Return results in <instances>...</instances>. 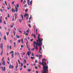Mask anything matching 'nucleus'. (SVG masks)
Here are the masks:
<instances>
[{
	"instance_id": "f257e3e1",
	"label": "nucleus",
	"mask_w": 73,
	"mask_h": 73,
	"mask_svg": "<svg viewBox=\"0 0 73 73\" xmlns=\"http://www.w3.org/2000/svg\"><path fill=\"white\" fill-rule=\"evenodd\" d=\"M40 34L38 35V40H36V42H40V44H39V46H40V45H42V41H43V39L42 38H41L40 39Z\"/></svg>"
},
{
	"instance_id": "f03ea898",
	"label": "nucleus",
	"mask_w": 73,
	"mask_h": 73,
	"mask_svg": "<svg viewBox=\"0 0 73 73\" xmlns=\"http://www.w3.org/2000/svg\"><path fill=\"white\" fill-rule=\"evenodd\" d=\"M39 64L40 65H42L43 66V70H44V69H47V68H48V66H45L44 65V61H42V62H40L39 63Z\"/></svg>"
},
{
	"instance_id": "7ed1b4c3",
	"label": "nucleus",
	"mask_w": 73,
	"mask_h": 73,
	"mask_svg": "<svg viewBox=\"0 0 73 73\" xmlns=\"http://www.w3.org/2000/svg\"><path fill=\"white\" fill-rule=\"evenodd\" d=\"M48 68L43 70V71L42 73H48Z\"/></svg>"
},
{
	"instance_id": "20e7f679",
	"label": "nucleus",
	"mask_w": 73,
	"mask_h": 73,
	"mask_svg": "<svg viewBox=\"0 0 73 73\" xmlns=\"http://www.w3.org/2000/svg\"><path fill=\"white\" fill-rule=\"evenodd\" d=\"M26 16H27V17H26V19L27 20L28 19V17H29V15H28V14H25L24 15V17H26Z\"/></svg>"
},
{
	"instance_id": "39448f33",
	"label": "nucleus",
	"mask_w": 73,
	"mask_h": 73,
	"mask_svg": "<svg viewBox=\"0 0 73 73\" xmlns=\"http://www.w3.org/2000/svg\"><path fill=\"white\" fill-rule=\"evenodd\" d=\"M39 42H37L36 43V46H37V45H38V46H42V45H40L39 46V45L41 44V43H40V44H39V43H38Z\"/></svg>"
},
{
	"instance_id": "423d86ee",
	"label": "nucleus",
	"mask_w": 73,
	"mask_h": 73,
	"mask_svg": "<svg viewBox=\"0 0 73 73\" xmlns=\"http://www.w3.org/2000/svg\"><path fill=\"white\" fill-rule=\"evenodd\" d=\"M4 46V44L3 43H1V48H2V50H3V46Z\"/></svg>"
},
{
	"instance_id": "0eeeda50",
	"label": "nucleus",
	"mask_w": 73,
	"mask_h": 73,
	"mask_svg": "<svg viewBox=\"0 0 73 73\" xmlns=\"http://www.w3.org/2000/svg\"><path fill=\"white\" fill-rule=\"evenodd\" d=\"M27 55L29 56V55H30V54H31V51H28L27 52Z\"/></svg>"
},
{
	"instance_id": "6e6552de",
	"label": "nucleus",
	"mask_w": 73,
	"mask_h": 73,
	"mask_svg": "<svg viewBox=\"0 0 73 73\" xmlns=\"http://www.w3.org/2000/svg\"><path fill=\"white\" fill-rule=\"evenodd\" d=\"M6 64L5 62V61L3 60V62L2 63V65H4L5 66V64Z\"/></svg>"
},
{
	"instance_id": "1a4fd4ad",
	"label": "nucleus",
	"mask_w": 73,
	"mask_h": 73,
	"mask_svg": "<svg viewBox=\"0 0 73 73\" xmlns=\"http://www.w3.org/2000/svg\"><path fill=\"white\" fill-rule=\"evenodd\" d=\"M36 41L34 42V48H35V47H36Z\"/></svg>"
},
{
	"instance_id": "9d476101",
	"label": "nucleus",
	"mask_w": 73,
	"mask_h": 73,
	"mask_svg": "<svg viewBox=\"0 0 73 73\" xmlns=\"http://www.w3.org/2000/svg\"><path fill=\"white\" fill-rule=\"evenodd\" d=\"M3 38L5 41L7 40V38H6V36L5 35H4Z\"/></svg>"
},
{
	"instance_id": "9b49d317",
	"label": "nucleus",
	"mask_w": 73,
	"mask_h": 73,
	"mask_svg": "<svg viewBox=\"0 0 73 73\" xmlns=\"http://www.w3.org/2000/svg\"><path fill=\"white\" fill-rule=\"evenodd\" d=\"M15 9H16L15 11L16 12H17V11H18V9L17 8V7H15Z\"/></svg>"
},
{
	"instance_id": "f8f14e48",
	"label": "nucleus",
	"mask_w": 73,
	"mask_h": 73,
	"mask_svg": "<svg viewBox=\"0 0 73 73\" xmlns=\"http://www.w3.org/2000/svg\"><path fill=\"white\" fill-rule=\"evenodd\" d=\"M3 50H2V52L0 53L1 55V56L3 54Z\"/></svg>"
},
{
	"instance_id": "ddd939ff",
	"label": "nucleus",
	"mask_w": 73,
	"mask_h": 73,
	"mask_svg": "<svg viewBox=\"0 0 73 73\" xmlns=\"http://www.w3.org/2000/svg\"><path fill=\"white\" fill-rule=\"evenodd\" d=\"M13 53H12L11 55V58H13Z\"/></svg>"
},
{
	"instance_id": "4468645a",
	"label": "nucleus",
	"mask_w": 73,
	"mask_h": 73,
	"mask_svg": "<svg viewBox=\"0 0 73 73\" xmlns=\"http://www.w3.org/2000/svg\"><path fill=\"white\" fill-rule=\"evenodd\" d=\"M17 7V8H19V4H17V7Z\"/></svg>"
},
{
	"instance_id": "2eb2a0df",
	"label": "nucleus",
	"mask_w": 73,
	"mask_h": 73,
	"mask_svg": "<svg viewBox=\"0 0 73 73\" xmlns=\"http://www.w3.org/2000/svg\"><path fill=\"white\" fill-rule=\"evenodd\" d=\"M14 52V51H11V52H10L9 53L11 54V53H13Z\"/></svg>"
},
{
	"instance_id": "dca6fc26",
	"label": "nucleus",
	"mask_w": 73,
	"mask_h": 73,
	"mask_svg": "<svg viewBox=\"0 0 73 73\" xmlns=\"http://www.w3.org/2000/svg\"><path fill=\"white\" fill-rule=\"evenodd\" d=\"M0 68L1 69H2V71H3V67L2 66H1L0 67Z\"/></svg>"
},
{
	"instance_id": "f3484780",
	"label": "nucleus",
	"mask_w": 73,
	"mask_h": 73,
	"mask_svg": "<svg viewBox=\"0 0 73 73\" xmlns=\"http://www.w3.org/2000/svg\"><path fill=\"white\" fill-rule=\"evenodd\" d=\"M42 61H46V60L45 58L42 59Z\"/></svg>"
},
{
	"instance_id": "a211bd4d",
	"label": "nucleus",
	"mask_w": 73,
	"mask_h": 73,
	"mask_svg": "<svg viewBox=\"0 0 73 73\" xmlns=\"http://www.w3.org/2000/svg\"><path fill=\"white\" fill-rule=\"evenodd\" d=\"M21 16L22 17V20H23V15L21 14Z\"/></svg>"
},
{
	"instance_id": "6ab92c4d",
	"label": "nucleus",
	"mask_w": 73,
	"mask_h": 73,
	"mask_svg": "<svg viewBox=\"0 0 73 73\" xmlns=\"http://www.w3.org/2000/svg\"><path fill=\"white\" fill-rule=\"evenodd\" d=\"M5 67L4 66L3 67V71L4 72L5 71Z\"/></svg>"
},
{
	"instance_id": "aec40b11",
	"label": "nucleus",
	"mask_w": 73,
	"mask_h": 73,
	"mask_svg": "<svg viewBox=\"0 0 73 73\" xmlns=\"http://www.w3.org/2000/svg\"><path fill=\"white\" fill-rule=\"evenodd\" d=\"M6 35L7 36L9 35V32L6 33Z\"/></svg>"
},
{
	"instance_id": "412c9836",
	"label": "nucleus",
	"mask_w": 73,
	"mask_h": 73,
	"mask_svg": "<svg viewBox=\"0 0 73 73\" xmlns=\"http://www.w3.org/2000/svg\"><path fill=\"white\" fill-rule=\"evenodd\" d=\"M21 41L23 44H24V42H23V39H21Z\"/></svg>"
},
{
	"instance_id": "4be33fe9",
	"label": "nucleus",
	"mask_w": 73,
	"mask_h": 73,
	"mask_svg": "<svg viewBox=\"0 0 73 73\" xmlns=\"http://www.w3.org/2000/svg\"><path fill=\"white\" fill-rule=\"evenodd\" d=\"M18 61L19 64H21V62H20V60H18Z\"/></svg>"
},
{
	"instance_id": "5701e85b",
	"label": "nucleus",
	"mask_w": 73,
	"mask_h": 73,
	"mask_svg": "<svg viewBox=\"0 0 73 73\" xmlns=\"http://www.w3.org/2000/svg\"><path fill=\"white\" fill-rule=\"evenodd\" d=\"M31 69H28V71L29 72H31Z\"/></svg>"
},
{
	"instance_id": "b1692460",
	"label": "nucleus",
	"mask_w": 73,
	"mask_h": 73,
	"mask_svg": "<svg viewBox=\"0 0 73 73\" xmlns=\"http://www.w3.org/2000/svg\"><path fill=\"white\" fill-rule=\"evenodd\" d=\"M23 63H21V67L23 66Z\"/></svg>"
},
{
	"instance_id": "393cba45",
	"label": "nucleus",
	"mask_w": 73,
	"mask_h": 73,
	"mask_svg": "<svg viewBox=\"0 0 73 73\" xmlns=\"http://www.w3.org/2000/svg\"><path fill=\"white\" fill-rule=\"evenodd\" d=\"M22 22V20H19V22L20 23H21Z\"/></svg>"
},
{
	"instance_id": "a878e982",
	"label": "nucleus",
	"mask_w": 73,
	"mask_h": 73,
	"mask_svg": "<svg viewBox=\"0 0 73 73\" xmlns=\"http://www.w3.org/2000/svg\"><path fill=\"white\" fill-rule=\"evenodd\" d=\"M1 18L0 19V23H2V22L1 21Z\"/></svg>"
},
{
	"instance_id": "bb28decb",
	"label": "nucleus",
	"mask_w": 73,
	"mask_h": 73,
	"mask_svg": "<svg viewBox=\"0 0 73 73\" xmlns=\"http://www.w3.org/2000/svg\"><path fill=\"white\" fill-rule=\"evenodd\" d=\"M33 36L35 38H36V36H35V35L33 34Z\"/></svg>"
},
{
	"instance_id": "cd10ccee",
	"label": "nucleus",
	"mask_w": 73,
	"mask_h": 73,
	"mask_svg": "<svg viewBox=\"0 0 73 73\" xmlns=\"http://www.w3.org/2000/svg\"><path fill=\"white\" fill-rule=\"evenodd\" d=\"M29 32V30H28L26 31V32H27V33H28V32Z\"/></svg>"
},
{
	"instance_id": "c85d7f7f",
	"label": "nucleus",
	"mask_w": 73,
	"mask_h": 73,
	"mask_svg": "<svg viewBox=\"0 0 73 73\" xmlns=\"http://www.w3.org/2000/svg\"><path fill=\"white\" fill-rule=\"evenodd\" d=\"M16 37L18 38H19V36H17V35Z\"/></svg>"
},
{
	"instance_id": "c756f323",
	"label": "nucleus",
	"mask_w": 73,
	"mask_h": 73,
	"mask_svg": "<svg viewBox=\"0 0 73 73\" xmlns=\"http://www.w3.org/2000/svg\"><path fill=\"white\" fill-rule=\"evenodd\" d=\"M11 64H10V66H9V68L11 69Z\"/></svg>"
},
{
	"instance_id": "7c9ffc66",
	"label": "nucleus",
	"mask_w": 73,
	"mask_h": 73,
	"mask_svg": "<svg viewBox=\"0 0 73 73\" xmlns=\"http://www.w3.org/2000/svg\"><path fill=\"white\" fill-rule=\"evenodd\" d=\"M31 58H32V59H35V58L33 57H32V56H31Z\"/></svg>"
},
{
	"instance_id": "2f4dec72",
	"label": "nucleus",
	"mask_w": 73,
	"mask_h": 73,
	"mask_svg": "<svg viewBox=\"0 0 73 73\" xmlns=\"http://www.w3.org/2000/svg\"><path fill=\"white\" fill-rule=\"evenodd\" d=\"M32 1H31L30 2V4L31 5H32Z\"/></svg>"
},
{
	"instance_id": "473e14b6",
	"label": "nucleus",
	"mask_w": 73,
	"mask_h": 73,
	"mask_svg": "<svg viewBox=\"0 0 73 73\" xmlns=\"http://www.w3.org/2000/svg\"><path fill=\"white\" fill-rule=\"evenodd\" d=\"M7 17H9V14H7Z\"/></svg>"
},
{
	"instance_id": "72a5a7b5",
	"label": "nucleus",
	"mask_w": 73,
	"mask_h": 73,
	"mask_svg": "<svg viewBox=\"0 0 73 73\" xmlns=\"http://www.w3.org/2000/svg\"><path fill=\"white\" fill-rule=\"evenodd\" d=\"M14 46L15 47H16V43H15V42H14Z\"/></svg>"
},
{
	"instance_id": "f704fd0d",
	"label": "nucleus",
	"mask_w": 73,
	"mask_h": 73,
	"mask_svg": "<svg viewBox=\"0 0 73 73\" xmlns=\"http://www.w3.org/2000/svg\"><path fill=\"white\" fill-rule=\"evenodd\" d=\"M21 41V40H18V42H19V43H20Z\"/></svg>"
},
{
	"instance_id": "c9c22d12",
	"label": "nucleus",
	"mask_w": 73,
	"mask_h": 73,
	"mask_svg": "<svg viewBox=\"0 0 73 73\" xmlns=\"http://www.w3.org/2000/svg\"><path fill=\"white\" fill-rule=\"evenodd\" d=\"M28 44V42H27V43H26V46H27Z\"/></svg>"
},
{
	"instance_id": "e433bc0d",
	"label": "nucleus",
	"mask_w": 73,
	"mask_h": 73,
	"mask_svg": "<svg viewBox=\"0 0 73 73\" xmlns=\"http://www.w3.org/2000/svg\"><path fill=\"white\" fill-rule=\"evenodd\" d=\"M24 7H27V5H24Z\"/></svg>"
},
{
	"instance_id": "4c0bfd02",
	"label": "nucleus",
	"mask_w": 73,
	"mask_h": 73,
	"mask_svg": "<svg viewBox=\"0 0 73 73\" xmlns=\"http://www.w3.org/2000/svg\"><path fill=\"white\" fill-rule=\"evenodd\" d=\"M11 68H12V69H13V65H11Z\"/></svg>"
},
{
	"instance_id": "58836bf2",
	"label": "nucleus",
	"mask_w": 73,
	"mask_h": 73,
	"mask_svg": "<svg viewBox=\"0 0 73 73\" xmlns=\"http://www.w3.org/2000/svg\"><path fill=\"white\" fill-rule=\"evenodd\" d=\"M12 11L13 12H14V9H12Z\"/></svg>"
},
{
	"instance_id": "ea45409f",
	"label": "nucleus",
	"mask_w": 73,
	"mask_h": 73,
	"mask_svg": "<svg viewBox=\"0 0 73 73\" xmlns=\"http://www.w3.org/2000/svg\"><path fill=\"white\" fill-rule=\"evenodd\" d=\"M25 11L26 12H28V9H26Z\"/></svg>"
},
{
	"instance_id": "a19ab883",
	"label": "nucleus",
	"mask_w": 73,
	"mask_h": 73,
	"mask_svg": "<svg viewBox=\"0 0 73 73\" xmlns=\"http://www.w3.org/2000/svg\"><path fill=\"white\" fill-rule=\"evenodd\" d=\"M3 23H4V24H5V25H6V23L5 22V21H3Z\"/></svg>"
},
{
	"instance_id": "79ce46f5",
	"label": "nucleus",
	"mask_w": 73,
	"mask_h": 73,
	"mask_svg": "<svg viewBox=\"0 0 73 73\" xmlns=\"http://www.w3.org/2000/svg\"><path fill=\"white\" fill-rule=\"evenodd\" d=\"M7 59H8V60L9 61H10V59H9V57L7 58Z\"/></svg>"
},
{
	"instance_id": "37998d69",
	"label": "nucleus",
	"mask_w": 73,
	"mask_h": 73,
	"mask_svg": "<svg viewBox=\"0 0 73 73\" xmlns=\"http://www.w3.org/2000/svg\"><path fill=\"white\" fill-rule=\"evenodd\" d=\"M2 12H3V9H1L0 10Z\"/></svg>"
},
{
	"instance_id": "c03bdc74",
	"label": "nucleus",
	"mask_w": 73,
	"mask_h": 73,
	"mask_svg": "<svg viewBox=\"0 0 73 73\" xmlns=\"http://www.w3.org/2000/svg\"><path fill=\"white\" fill-rule=\"evenodd\" d=\"M29 27L30 28H31V25L29 24Z\"/></svg>"
},
{
	"instance_id": "a18cd8bd",
	"label": "nucleus",
	"mask_w": 73,
	"mask_h": 73,
	"mask_svg": "<svg viewBox=\"0 0 73 73\" xmlns=\"http://www.w3.org/2000/svg\"><path fill=\"white\" fill-rule=\"evenodd\" d=\"M30 41H31V42H32V41H33V39H31V40H30Z\"/></svg>"
},
{
	"instance_id": "49530a36",
	"label": "nucleus",
	"mask_w": 73,
	"mask_h": 73,
	"mask_svg": "<svg viewBox=\"0 0 73 73\" xmlns=\"http://www.w3.org/2000/svg\"><path fill=\"white\" fill-rule=\"evenodd\" d=\"M35 49H37V46H36V47H35Z\"/></svg>"
},
{
	"instance_id": "de8ad7c7",
	"label": "nucleus",
	"mask_w": 73,
	"mask_h": 73,
	"mask_svg": "<svg viewBox=\"0 0 73 73\" xmlns=\"http://www.w3.org/2000/svg\"><path fill=\"white\" fill-rule=\"evenodd\" d=\"M24 47V46L23 45H21V48H23Z\"/></svg>"
},
{
	"instance_id": "09e8293b",
	"label": "nucleus",
	"mask_w": 73,
	"mask_h": 73,
	"mask_svg": "<svg viewBox=\"0 0 73 73\" xmlns=\"http://www.w3.org/2000/svg\"><path fill=\"white\" fill-rule=\"evenodd\" d=\"M13 34H16V32L15 31L13 32Z\"/></svg>"
},
{
	"instance_id": "8fccbe9b",
	"label": "nucleus",
	"mask_w": 73,
	"mask_h": 73,
	"mask_svg": "<svg viewBox=\"0 0 73 73\" xmlns=\"http://www.w3.org/2000/svg\"><path fill=\"white\" fill-rule=\"evenodd\" d=\"M5 3L6 4V5H7V2H6V1H5Z\"/></svg>"
},
{
	"instance_id": "3c124183",
	"label": "nucleus",
	"mask_w": 73,
	"mask_h": 73,
	"mask_svg": "<svg viewBox=\"0 0 73 73\" xmlns=\"http://www.w3.org/2000/svg\"><path fill=\"white\" fill-rule=\"evenodd\" d=\"M10 49H12V47H11V46H10Z\"/></svg>"
},
{
	"instance_id": "603ef678",
	"label": "nucleus",
	"mask_w": 73,
	"mask_h": 73,
	"mask_svg": "<svg viewBox=\"0 0 73 73\" xmlns=\"http://www.w3.org/2000/svg\"><path fill=\"white\" fill-rule=\"evenodd\" d=\"M35 50V48H33V49L31 50Z\"/></svg>"
},
{
	"instance_id": "864d4df0",
	"label": "nucleus",
	"mask_w": 73,
	"mask_h": 73,
	"mask_svg": "<svg viewBox=\"0 0 73 73\" xmlns=\"http://www.w3.org/2000/svg\"><path fill=\"white\" fill-rule=\"evenodd\" d=\"M39 50H41V47H40L39 48Z\"/></svg>"
},
{
	"instance_id": "5fc2aeb1",
	"label": "nucleus",
	"mask_w": 73,
	"mask_h": 73,
	"mask_svg": "<svg viewBox=\"0 0 73 73\" xmlns=\"http://www.w3.org/2000/svg\"><path fill=\"white\" fill-rule=\"evenodd\" d=\"M31 56H34V55H33V53H32Z\"/></svg>"
},
{
	"instance_id": "6e6d98bb",
	"label": "nucleus",
	"mask_w": 73,
	"mask_h": 73,
	"mask_svg": "<svg viewBox=\"0 0 73 73\" xmlns=\"http://www.w3.org/2000/svg\"><path fill=\"white\" fill-rule=\"evenodd\" d=\"M24 68H26V66H24Z\"/></svg>"
},
{
	"instance_id": "4d7b16f0",
	"label": "nucleus",
	"mask_w": 73,
	"mask_h": 73,
	"mask_svg": "<svg viewBox=\"0 0 73 73\" xmlns=\"http://www.w3.org/2000/svg\"><path fill=\"white\" fill-rule=\"evenodd\" d=\"M25 35H27V36H28V33H26L25 34Z\"/></svg>"
},
{
	"instance_id": "13d9d810",
	"label": "nucleus",
	"mask_w": 73,
	"mask_h": 73,
	"mask_svg": "<svg viewBox=\"0 0 73 73\" xmlns=\"http://www.w3.org/2000/svg\"><path fill=\"white\" fill-rule=\"evenodd\" d=\"M44 64L45 65H46V62H44Z\"/></svg>"
},
{
	"instance_id": "bf43d9fd",
	"label": "nucleus",
	"mask_w": 73,
	"mask_h": 73,
	"mask_svg": "<svg viewBox=\"0 0 73 73\" xmlns=\"http://www.w3.org/2000/svg\"><path fill=\"white\" fill-rule=\"evenodd\" d=\"M39 57H40V58L41 57V55H39Z\"/></svg>"
},
{
	"instance_id": "052dcab7",
	"label": "nucleus",
	"mask_w": 73,
	"mask_h": 73,
	"mask_svg": "<svg viewBox=\"0 0 73 73\" xmlns=\"http://www.w3.org/2000/svg\"><path fill=\"white\" fill-rule=\"evenodd\" d=\"M38 61H37V60H35V62L36 63H37V62Z\"/></svg>"
},
{
	"instance_id": "680f3d73",
	"label": "nucleus",
	"mask_w": 73,
	"mask_h": 73,
	"mask_svg": "<svg viewBox=\"0 0 73 73\" xmlns=\"http://www.w3.org/2000/svg\"><path fill=\"white\" fill-rule=\"evenodd\" d=\"M19 65H17V66L15 67V68H17L18 67V66Z\"/></svg>"
},
{
	"instance_id": "e2e57ef3",
	"label": "nucleus",
	"mask_w": 73,
	"mask_h": 73,
	"mask_svg": "<svg viewBox=\"0 0 73 73\" xmlns=\"http://www.w3.org/2000/svg\"><path fill=\"white\" fill-rule=\"evenodd\" d=\"M5 20H7V17H5Z\"/></svg>"
},
{
	"instance_id": "0e129e2a",
	"label": "nucleus",
	"mask_w": 73,
	"mask_h": 73,
	"mask_svg": "<svg viewBox=\"0 0 73 73\" xmlns=\"http://www.w3.org/2000/svg\"><path fill=\"white\" fill-rule=\"evenodd\" d=\"M35 68L36 69H37V67H35Z\"/></svg>"
},
{
	"instance_id": "69168bd1",
	"label": "nucleus",
	"mask_w": 73,
	"mask_h": 73,
	"mask_svg": "<svg viewBox=\"0 0 73 73\" xmlns=\"http://www.w3.org/2000/svg\"><path fill=\"white\" fill-rule=\"evenodd\" d=\"M37 29H36V33H37Z\"/></svg>"
},
{
	"instance_id": "338daca9",
	"label": "nucleus",
	"mask_w": 73,
	"mask_h": 73,
	"mask_svg": "<svg viewBox=\"0 0 73 73\" xmlns=\"http://www.w3.org/2000/svg\"><path fill=\"white\" fill-rule=\"evenodd\" d=\"M14 2H12V4H14Z\"/></svg>"
},
{
	"instance_id": "774afa93",
	"label": "nucleus",
	"mask_w": 73,
	"mask_h": 73,
	"mask_svg": "<svg viewBox=\"0 0 73 73\" xmlns=\"http://www.w3.org/2000/svg\"><path fill=\"white\" fill-rule=\"evenodd\" d=\"M36 73H38V71L37 70L36 71Z\"/></svg>"
}]
</instances>
